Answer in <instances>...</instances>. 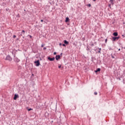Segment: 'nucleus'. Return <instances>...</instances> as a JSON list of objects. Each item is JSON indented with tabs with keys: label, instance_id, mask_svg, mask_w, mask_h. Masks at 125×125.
Wrapping results in <instances>:
<instances>
[{
	"label": "nucleus",
	"instance_id": "obj_1",
	"mask_svg": "<svg viewBox=\"0 0 125 125\" xmlns=\"http://www.w3.org/2000/svg\"><path fill=\"white\" fill-rule=\"evenodd\" d=\"M5 60H7L8 61H12V58L10 55H8L6 56L5 58Z\"/></svg>",
	"mask_w": 125,
	"mask_h": 125
},
{
	"label": "nucleus",
	"instance_id": "obj_2",
	"mask_svg": "<svg viewBox=\"0 0 125 125\" xmlns=\"http://www.w3.org/2000/svg\"><path fill=\"white\" fill-rule=\"evenodd\" d=\"M14 61H15V62H16L17 63H18L19 62H20V60L16 57H14Z\"/></svg>",
	"mask_w": 125,
	"mask_h": 125
},
{
	"label": "nucleus",
	"instance_id": "obj_3",
	"mask_svg": "<svg viewBox=\"0 0 125 125\" xmlns=\"http://www.w3.org/2000/svg\"><path fill=\"white\" fill-rule=\"evenodd\" d=\"M35 64H36V66L37 67H39L40 65H41V63H40V61L37 60V61L34 62Z\"/></svg>",
	"mask_w": 125,
	"mask_h": 125
},
{
	"label": "nucleus",
	"instance_id": "obj_4",
	"mask_svg": "<svg viewBox=\"0 0 125 125\" xmlns=\"http://www.w3.org/2000/svg\"><path fill=\"white\" fill-rule=\"evenodd\" d=\"M112 39L114 42H116V41H118L120 39V37H113Z\"/></svg>",
	"mask_w": 125,
	"mask_h": 125
},
{
	"label": "nucleus",
	"instance_id": "obj_5",
	"mask_svg": "<svg viewBox=\"0 0 125 125\" xmlns=\"http://www.w3.org/2000/svg\"><path fill=\"white\" fill-rule=\"evenodd\" d=\"M48 60H49L50 61H54V60H55V58H54V57H53V58L48 57Z\"/></svg>",
	"mask_w": 125,
	"mask_h": 125
},
{
	"label": "nucleus",
	"instance_id": "obj_6",
	"mask_svg": "<svg viewBox=\"0 0 125 125\" xmlns=\"http://www.w3.org/2000/svg\"><path fill=\"white\" fill-rule=\"evenodd\" d=\"M109 2L110 3V4H109V7H110V6H111V4L112 5L114 4V0H110Z\"/></svg>",
	"mask_w": 125,
	"mask_h": 125
},
{
	"label": "nucleus",
	"instance_id": "obj_7",
	"mask_svg": "<svg viewBox=\"0 0 125 125\" xmlns=\"http://www.w3.org/2000/svg\"><path fill=\"white\" fill-rule=\"evenodd\" d=\"M18 97H19V96L18 95L15 94L14 97V100H16V99H17Z\"/></svg>",
	"mask_w": 125,
	"mask_h": 125
},
{
	"label": "nucleus",
	"instance_id": "obj_8",
	"mask_svg": "<svg viewBox=\"0 0 125 125\" xmlns=\"http://www.w3.org/2000/svg\"><path fill=\"white\" fill-rule=\"evenodd\" d=\"M58 59H60V55L56 56V60H58Z\"/></svg>",
	"mask_w": 125,
	"mask_h": 125
},
{
	"label": "nucleus",
	"instance_id": "obj_9",
	"mask_svg": "<svg viewBox=\"0 0 125 125\" xmlns=\"http://www.w3.org/2000/svg\"><path fill=\"white\" fill-rule=\"evenodd\" d=\"M113 36H114V37H118V32L113 33Z\"/></svg>",
	"mask_w": 125,
	"mask_h": 125
},
{
	"label": "nucleus",
	"instance_id": "obj_10",
	"mask_svg": "<svg viewBox=\"0 0 125 125\" xmlns=\"http://www.w3.org/2000/svg\"><path fill=\"white\" fill-rule=\"evenodd\" d=\"M64 43H65V44H69V42H67V41H66V40H64Z\"/></svg>",
	"mask_w": 125,
	"mask_h": 125
},
{
	"label": "nucleus",
	"instance_id": "obj_11",
	"mask_svg": "<svg viewBox=\"0 0 125 125\" xmlns=\"http://www.w3.org/2000/svg\"><path fill=\"white\" fill-rule=\"evenodd\" d=\"M101 70V69L100 68H98L96 70V73H97L98 72H100V71Z\"/></svg>",
	"mask_w": 125,
	"mask_h": 125
},
{
	"label": "nucleus",
	"instance_id": "obj_12",
	"mask_svg": "<svg viewBox=\"0 0 125 125\" xmlns=\"http://www.w3.org/2000/svg\"><path fill=\"white\" fill-rule=\"evenodd\" d=\"M69 18L68 17L66 18L65 22H69Z\"/></svg>",
	"mask_w": 125,
	"mask_h": 125
},
{
	"label": "nucleus",
	"instance_id": "obj_13",
	"mask_svg": "<svg viewBox=\"0 0 125 125\" xmlns=\"http://www.w3.org/2000/svg\"><path fill=\"white\" fill-rule=\"evenodd\" d=\"M99 51H98V53H101V48H99Z\"/></svg>",
	"mask_w": 125,
	"mask_h": 125
},
{
	"label": "nucleus",
	"instance_id": "obj_14",
	"mask_svg": "<svg viewBox=\"0 0 125 125\" xmlns=\"http://www.w3.org/2000/svg\"><path fill=\"white\" fill-rule=\"evenodd\" d=\"M32 110H33V108L28 109V111H32Z\"/></svg>",
	"mask_w": 125,
	"mask_h": 125
},
{
	"label": "nucleus",
	"instance_id": "obj_15",
	"mask_svg": "<svg viewBox=\"0 0 125 125\" xmlns=\"http://www.w3.org/2000/svg\"><path fill=\"white\" fill-rule=\"evenodd\" d=\"M94 94L95 95H97V92H95Z\"/></svg>",
	"mask_w": 125,
	"mask_h": 125
},
{
	"label": "nucleus",
	"instance_id": "obj_16",
	"mask_svg": "<svg viewBox=\"0 0 125 125\" xmlns=\"http://www.w3.org/2000/svg\"><path fill=\"white\" fill-rule=\"evenodd\" d=\"M88 6H89V7H90V6H91V4H88Z\"/></svg>",
	"mask_w": 125,
	"mask_h": 125
},
{
	"label": "nucleus",
	"instance_id": "obj_17",
	"mask_svg": "<svg viewBox=\"0 0 125 125\" xmlns=\"http://www.w3.org/2000/svg\"><path fill=\"white\" fill-rule=\"evenodd\" d=\"M13 38H14V39H15V38H16V35H14L13 36Z\"/></svg>",
	"mask_w": 125,
	"mask_h": 125
},
{
	"label": "nucleus",
	"instance_id": "obj_18",
	"mask_svg": "<svg viewBox=\"0 0 125 125\" xmlns=\"http://www.w3.org/2000/svg\"><path fill=\"white\" fill-rule=\"evenodd\" d=\"M22 32H23V35L25 34V31L24 30H22Z\"/></svg>",
	"mask_w": 125,
	"mask_h": 125
},
{
	"label": "nucleus",
	"instance_id": "obj_19",
	"mask_svg": "<svg viewBox=\"0 0 125 125\" xmlns=\"http://www.w3.org/2000/svg\"><path fill=\"white\" fill-rule=\"evenodd\" d=\"M44 46V44H42V45H41V47H43Z\"/></svg>",
	"mask_w": 125,
	"mask_h": 125
},
{
	"label": "nucleus",
	"instance_id": "obj_20",
	"mask_svg": "<svg viewBox=\"0 0 125 125\" xmlns=\"http://www.w3.org/2000/svg\"><path fill=\"white\" fill-rule=\"evenodd\" d=\"M107 39H105V43H107Z\"/></svg>",
	"mask_w": 125,
	"mask_h": 125
},
{
	"label": "nucleus",
	"instance_id": "obj_21",
	"mask_svg": "<svg viewBox=\"0 0 125 125\" xmlns=\"http://www.w3.org/2000/svg\"><path fill=\"white\" fill-rule=\"evenodd\" d=\"M43 50H46V47H44L43 48Z\"/></svg>",
	"mask_w": 125,
	"mask_h": 125
},
{
	"label": "nucleus",
	"instance_id": "obj_22",
	"mask_svg": "<svg viewBox=\"0 0 125 125\" xmlns=\"http://www.w3.org/2000/svg\"><path fill=\"white\" fill-rule=\"evenodd\" d=\"M62 46H66V44H62Z\"/></svg>",
	"mask_w": 125,
	"mask_h": 125
},
{
	"label": "nucleus",
	"instance_id": "obj_23",
	"mask_svg": "<svg viewBox=\"0 0 125 125\" xmlns=\"http://www.w3.org/2000/svg\"><path fill=\"white\" fill-rule=\"evenodd\" d=\"M56 52H55L54 53V55H56Z\"/></svg>",
	"mask_w": 125,
	"mask_h": 125
},
{
	"label": "nucleus",
	"instance_id": "obj_24",
	"mask_svg": "<svg viewBox=\"0 0 125 125\" xmlns=\"http://www.w3.org/2000/svg\"><path fill=\"white\" fill-rule=\"evenodd\" d=\"M58 67H59V69H60V68H61V65H59Z\"/></svg>",
	"mask_w": 125,
	"mask_h": 125
},
{
	"label": "nucleus",
	"instance_id": "obj_25",
	"mask_svg": "<svg viewBox=\"0 0 125 125\" xmlns=\"http://www.w3.org/2000/svg\"><path fill=\"white\" fill-rule=\"evenodd\" d=\"M111 57H112V58H115V57H114V56H113V55H111Z\"/></svg>",
	"mask_w": 125,
	"mask_h": 125
},
{
	"label": "nucleus",
	"instance_id": "obj_26",
	"mask_svg": "<svg viewBox=\"0 0 125 125\" xmlns=\"http://www.w3.org/2000/svg\"><path fill=\"white\" fill-rule=\"evenodd\" d=\"M28 36L30 37V39H32V36L31 35H28Z\"/></svg>",
	"mask_w": 125,
	"mask_h": 125
},
{
	"label": "nucleus",
	"instance_id": "obj_27",
	"mask_svg": "<svg viewBox=\"0 0 125 125\" xmlns=\"http://www.w3.org/2000/svg\"><path fill=\"white\" fill-rule=\"evenodd\" d=\"M41 22H43V20H41Z\"/></svg>",
	"mask_w": 125,
	"mask_h": 125
},
{
	"label": "nucleus",
	"instance_id": "obj_28",
	"mask_svg": "<svg viewBox=\"0 0 125 125\" xmlns=\"http://www.w3.org/2000/svg\"><path fill=\"white\" fill-rule=\"evenodd\" d=\"M122 37H123V38L125 37V36L124 35H122Z\"/></svg>",
	"mask_w": 125,
	"mask_h": 125
},
{
	"label": "nucleus",
	"instance_id": "obj_29",
	"mask_svg": "<svg viewBox=\"0 0 125 125\" xmlns=\"http://www.w3.org/2000/svg\"><path fill=\"white\" fill-rule=\"evenodd\" d=\"M118 50L119 51H120L121 50V49H119Z\"/></svg>",
	"mask_w": 125,
	"mask_h": 125
},
{
	"label": "nucleus",
	"instance_id": "obj_30",
	"mask_svg": "<svg viewBox=\"0 0 125 125\" xmlns=\"http://www.w3.org/2000/svg\"><path fill=\"white\" fill-rule=\"evenodd\" d=\"M94 1H96V0H93Z\"/></svg>",
	"mask_w": 125,
	"mask_h": 125
},
{
	"label": "nucleus",
	"instance_id": "obj_31",
	"mask_svg": "<svg viewBox=\"0 0 125 125\" xmlns=\"http://www.w3.org/2000/svg\"><path fill=\"white\" fill-rule=\"evenodd\" d=\"M62 45V44H61V43H60V45Z\"/></svg>",
	"mask_w": 125,
	"mask_h": 125
},
{
	"label": "nucleus",
	"instance_id": "obj_32",
	"mask_svg": "<svg viewBox=\"0 0 125 125\" xmlns=\"http://www.w3.org/2000/svg\"><path fill=\"white\" fill-rule=\"evenodd\" d=\"M1 112L0 111V114H1Z\"/></svg>",
	"mask_w": 125,
	"mask_h": 125
}]
</instances>
